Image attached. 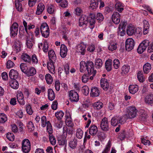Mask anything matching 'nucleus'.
Here are the masks:
<instances>
[{"mask_svg":"<svg viewBox=\"0 0 153 153\" xmlns=\"http://www.w3.org/2000/svg\"><path fill=\"white\" fill-rule=\"evenodd\" d=\"M127 114L123 116L126 119H132L135 117L137 115V110L135 106L128 107L127 108Z\"/></svg>","mask_w":153,"mask_h":153,"instance_id":"obj_1","label":"nucleus"},{"mask_svg":"<svg viewBox=\"0 0 153 153\" xmlns=\"http://www.w3.org/2000/svg\"><path fill=\"white\" fill-rule=\"evenodd\" d=\"M126 121V119L123 116H116L112 118L111 120V124L113 126H116L119 123L123 124Z\"/></svg>","mask_w":153,"mask_h":153,"instance_id":"obj_2","label":"nucleus"},{"mask_svg":"<svg viewBox=\"0 0 153 153\" xmlns=\"http://www.w3.org/2000/svg\"><path fill=\"white\" fill-rule=\"evenodd\" d=\"M41 32L42 36L45 38H47L49 35V29L46 23H42L40 27Z\"/></svg>","mask_w":153,"mask_h":153,"instance_id":"obj_3","label":"nucleus"},{"mask_svg":"<svg viewBox=\"0 0 153 153\" xmlns=\"http://www.w3.org/2000/svg\"><path fill=\"white\" fill-rule=\"evenodd\" d=\"M149 42L148 40H144L139 45L137 48V52L140 53H142L146 49L149 45Z\"/></svg>","mask_w":153,"mask_h":153,"instance_id":"obj_4","label":"nucleus"},{"mask_svg":"<svg viewBox=\"0 0 153 153\" xmlns=\"http://www.w3.org/2000/svg\"><path fill=\"white\" fill-rule=\"evenodd\" d=\"M30 149V144L27 139H24L22 142V149L25 153L28 152Z\"/></svg>","mask_w":153,"mask_h":153,"instance_id":"obj_5","label":"nucleus"},{"mask_svg":"<svg viewBox=\"0 0 153 153\" xmlns=\"http://www.w3.org/2000/svg\"><path fill=\"white\" fill-rule=\"evenodd\" d=\"M92 64L93 63L91 61H87L86 62L82 61L80 63V71L81 72H84L87 69H88V66H91Z\"/></svg>","mask_w":153,"mask_h":153,"instance_id":"obj_6","label":"nucleus"},{"mask_svg":"<svg viewBox=\"0 0 153 153\" xmlns=\"http://www.w3.org/2000/svg\"><path fill=\"white\" fill-rule=\"evenodd\" d=\"M101 129L105 131H108L110 128L108 119L104 117L102 120L100 125Z\"/></svg>","mask_w":153,"mask_h":153,"instance_id":"obj_7","label":"nucleus"},{"mask_svg":"<svg viewBox=\"0 0 153 153\" xmlns=\"http://www.w3.org/2000/svg\"><path fill=\"white\" fill-rule=\"evenodd\" d=\"M135 42L134 40L131 38L128 39L126 41V49L128 51L132 50L135 45Z\"/></svg>","mask_w":153,"mask_h":153,"instance_id":"obj_8","label":"nucleus"},{"mask_svg":"<svg viewBox=\"0 0 153 153\" xmlns=\"http://www.w3.org/2000/svg\"><path fill=\"white\" fill-rule=\"evenodd\" d=\"M19 25L16 22H14L10 27V34L11 36H15L17 34L18 30Z\"/></svg>","mask_w":153,"mask_h":153,"instance_id":"obj_9","label":"nucleus"},{"mask_svg":"<svg viewBox=\"0 0 153 153\" xmlns=\"http://www.w3.org/2000/svg\"><path fill=\"white\" fill-rule=\"evenodd\" d=\"M69 97L71 102H77L79 100L78 94L74 90H71L69 91Z\"/></svg>","mask_w":153,"mask_h":153,"instance_id":"obj_10","label":"nucleus"},{"mask_svg":"<svg viewBox=\"0 0 153 153\" xmlns=\"http://www.w3.org/2000/svg\"><path fill=\"white\" fill-rule=\"evenodd\" d=\"M88 24L89 27L92 29L94 27L95 23V15L94 14L91 13L88 17Z\"/></svg>","mask_w":153,"mask_h":153,"instance_id":"obj_11","label":"nucleus"},{"mask_svg":"<svg viewBox=\"0 0 153 153\" xmlns=\"http://www.w3.org/2000/svg\"><path fill=\"white\" fill-rule=\"evenodd\" d=\"M100 85L101 88L105 91H108L111 87L109 86L108 82L107 79L102 78L100 80Z\"/></svg>","mask_w":153,"mask_h":153,"instance_id":"obj_12","label":"nucleus"},{"mask_svg":"<svg viewBox=\"0 0 153 153\" xmlns=\"http://www.w3.org/2000/svg\"><path fill=\"white\" fill-rule=\"evenodd\" d=\"M88 17L85 15H82L79 19V25L80 27L86 25L88 22Z\"/></svg>","mask_w":153,"mask_h":153,"instance_id":"obj_13","label":"nucleus"},{"mask_svg":"<svg viewBox=\"0 0 153 153\" xmlns=\"http://www.w3.org/2000/svg\"><path fill=\"white\" fill-rule=\"evenodd\" d=\"M120 15L117 12H114L112 16L113 22L116 24H118L120 21Z\"/></svg>","mask_w":153,"mask_h":153,"instance_id":"obj_14","label":"nucleus"},{"mask_svg":"<svg viewBox=\"0 0 153 153\" xmlns=\"http://www.w3.org/2000/svg\"><path fill=\"white\" fill-rule=\"evenodd\" d=\"M68 49L66 46L64 44H62L60 48V54L61 56L63 58H65L67 55Z\"/></svg>","mask_w":153,"mask_h":153,"instance_id":"obj_15","label":"nucleus"},{"mask_svg":"<svg viewBox=\"0 0 153 153\" xmlns=\"http://www.w3.org/2000/svg\"><path fill=\"white\" fill-rule=\"evenodd\" d=\"M9 76L12 80L18 79L19 78V73L16 70L12 69L9 72Z\"/></svg>","mask_w":153,"mask_h":153,"instance_id":"obj_16","label":"nucleus"},{"mask_svg":"<svg viewBox=\"0 0 153 153\" xmlns=\"http://www.w3.org/2000/svg\"><path fill=\"white\" fill-rule=\"evenodd\" d=\"M100 90L99 88L93 87L91 89V94L93 97H97L99 96Z\"/></svg>","mask_w":153,"mask_h":153,"instance_id":"obj_17","label":"nucleus"},{"mask_svg":"<svg viewBox=\"0 0 153 153\" xmlns=\"http://www.w3.org/2000/svg\"><path fill=\"white\" fill-rule=\"evenodd\" d=\"M36 73V70L34 67H32L28 68L25 74L27 76L29 77L34 75Z\"/></svg>","mask_w":153,"mask_h":153,"instance_id":"obj_18","label":"nucleus"},{"mask_svg":"<svg viewBox=\"0 0 153 153\" xmlns=\"http://www.w3.org/2000/svg\"><path fill=\"white\" fill-rule=\"evenodd\" d=\"M136 28L134 26H129L127 29V33L128 36H132L136 31Z\"/></svg>","mask_w":153,"mask_h":153,"instance_id":"obj_19","label":"nucleus"},{"mask_svg":"<svg viewBox=\"0 0 153 153\" xmlns=\"http://www.w3.org/2000/svg\"><path fill=\"white\" fill-rule=\"evenodd\" d=\"M54 61H50L47 64L48 69L50 72L52 74L55 73V68L54 65Z\"/></svg>","mask_w":153,"mask_h":153,"instance_id":"obj_20","label":"nucleus"},{"mask_svg":"<svg viewBox=\"0 0 153 153\" xmlns=\"http://www.w3.org/2000/svg\"><path fill=\"white\" fill-rule=\"evenodd\" d=\"M14 50L16 52L20 51L22 46V43L19 40L16 39L14 43Z\"/></svg>","mask_w":153,"mask_h":153,"instance_id":"obj_21","label":"nucleus"},{"mask_svg":"<svg viewBox=\"0 0 153 153\" xmlns=\"http://www.w3.org/2000/svg\"><path fill=\"white\" fill-rule=\"evenodd\" d=\"M129 92L134 94L138 90V87L136 85H129L128 88Z\"/></svg>","mask_w":153,"mask_h":153,"instance_id":"obj_22","label":"nucleus"},{"mask_svg":"<svg viewBox=\"0 0 153 153\" xmlns=\"http://www.w3.org/2000/svg\"><path fill=\"white\" fill-rule=\"evenodd\" d=\"M98 131V128L97 126L91 125L89 128V133L91 135L94 136Z\"/></svg>","mask_w":153,"mask_h":153,"instance_id":"obj_23","label":"nucleus"},{"mask_svg":"<svg viewBox=\"0 0 153 153\" xmlns=\"http://www.w3.org/2000/svg\"><path fill=\"white\" fill-rule=\"evenodd\" d=\"M45 6L42 3H39L37 6L36 13L37 15H39L41 14L44 10Z\"/></svg>","mask_w":153,"mask_h":153,"instance_id":"obj_24","label":"nucleus"},{"mask_svg":"<svg viewBox=\"0 0 153 153\" xmlns=\"http://www.w3.org/2000/svg\"><path fill=\"white\" fill-rule=\"evenodd\" d=\"M130 69V67L129 65H123L121 69V74L123 76H124L128 73Z\"/></svg>","mask_w":153,"mask_h":153,"instance_id":"obj_25","label":"nucleus"},{"mask_svg":"<svg viewBox=\"0 0 153 153\" xmlns=\"http://www.w3.org/2000/svg\"><path fill=\"white\" fill-rule=\"evenodd\" d=\"M77 141L75 138L71 139L69 142V147L72 149H75L77 146Z\"/></svg>","mask_w":153,"mask_h":153,"instance_id":"obj_26","label":"nucleus"},{"mask_svg":"<svg viewBox=\"0 0 153 153\" xmlns=\"http://www.w3.org/2000/svg\"><path fill=\"white\" fill-rule=\"evenodd\" d=\"M23 24L24 27L25 29L26 32L27 33V30H30L35 27V25H34L30 24L27 25V23L25 20H23Z\"/></svg>","mask_w":153,"mask_h":153,"instance_id":"obj_27","label":"nucleus"},{"mask_svg":"<svg viewBox=\"0 0 153 153\" xmlns=\"http://www.w3.org/2000/svg\"><path fill=\"white\" fill-rule=\"evenodd\" d=\"M48 55L50 59V61H55L56 59V56L54 51L53 50H51L48 51Z\"/></svg>","mask_w":153,"mask_h":153,"instance_id":"obj_28","label":"nucleus"},{"mask_svg":"<svg viewBox=\"0 0 153 153\" xmlns=\"http://www.w3.org/2000/svg\"><path fill=\"white\" fill-rule=\"evenodd\" d=\"M48 97L51 101H52L55 99V94L53 90L51 88L49 89L48 91Z\"/></svg>","mask_w":153,"mask_h":153,"instance_id":"obj_29","label":"nucleus"},{"mask_svg":"<svg viewBox=\"0 0 153 153\" xmlns=\"http://www.w3.org/2000/svg\"><path fill=\"white\" fill-rule=\"evenodd\" d=\"M105 69L107 71H111L112 68V60L111 59L107 60L105 61Z\"/></svg>","mask_w":153,"mask_h":153,"instance_id":"obj_30","label":"nucleus"},{"mask_svg":"<svg viewBox=\"0 0 153 153\" xmlns=\"http://www.w3.org/2000/svg\"><path fill=\"white\" fill-rule=\"evenodd\" d=\"M19 83L16 79L11 80L10 82V86L14 89H17L19 87Z\"/></svg>","mask_w":153,"mask_h":153,"instance_id":"obj_31","label":"nucleus"},{"mask_svg":"<svg viewBox=\"0 0 153 153\" xmlns=\"http://www.w3.org/2000/svg\"><path fill=\"white\" fill-rule=\"evenodd\" d=\"M17 99L20 105H23L25 104V102L22 93H20L17 94Z\"/></svg>","mask_w":153,"mask_h":153,"instance_id":"obj_32","label":"nucleus"},{"mask_svg":"<svg viewBox=\"0 0 153 153\" xmlns=\"http://www.w3.org/2000/svg\"><path fill=\"white\" fill-rule=\"evenodd\" d=\"M123 5V4L120 2H117L115 5V8L119 12H121L124 10Z\"/></svg>","mask_w":153,"mask_h":153,"instance_id":"obj_33","label":"nucleus"},{"mask_svg":"<svg viewBox=\"0 0 153 153\" xmlns=\"http://www.w3.org/2000/svg\"><path fill=\"white\" fill-rule=\"evenodd\" d=\"M102 61L100 58L96 59H95V65L96 68H100L102 65Z\"/></svg>","mask_w":153,"mask_h":153,"instance_id":"obj_34","label":"nucleus"},{"mask_svg":"<svg viewBox=\"0 0 153 153\" xmlns=\"http://www.w3.org/2000/svg\"><path fill=\"white\" fill-rule=\"evenodd\" d=\"M151 68V65L149 63H146L143 66V70L144 73L148 74L150 71Z\"/></svg>","mask_w":153,"mask_h":153,"instance_id":"obj_35","label":"nucleus"},{"mask_svg":"<svg viewBox=\"0 0 153 153\" xmlns=\"http://www.w3.org/2000/svg\"><path fill=\"white\" fill-rule=\"evenodd\" d=\"M145 102L149 104L153 103V94H150L147 95L145 98Z\"/></svg>","mask_w":153,"mask_h":153,"instance_id":"obj_36","label":"nucleus"},{"mask_svg":"<svg viewBox=\"0 0 153 153\" xmlns=\"http://www.w3.org/2000/svg\"><path fill=\"white\" fill-rule=\"evenodd\" d=\"M91 4L90 6V9L94 10L98 7V0H91Z\"/></svg>","mask_w":153,"mask_h":153,"instance_id":"obj_37","label":"nucleus"},{"mask_svg":"<svg viewBox=\"0 0 153 153\" xmlns=\"http://www.w3.org/2000/svg\"><path fill=\"white\" fill-rule=\"evenodd\" d=\"M85 47L84 45H79L77 46V51L80 52L82 55L85 54Z\"/></svg>","mask_w":153,"mask_h":153,"instance_id":"obj_38","label":"nucleus"},{"mask_svg":"<svg viewBox=\"0 0 153 153\" xmlns=\"http://www.w3.org/2000/svg\"><path fill=\"white\" fill-rule=\"evenodd\" d=\"M57 3H60V5L63 8L66 7L68 5V2L66 0H56Z\"/></svg>","mask_w":153,"mask_h":153,"instance_id":"obj_39","label":"nucleus"},{"mask_svg":"<svg viewBox=\"0 0 153 153\" xmlns=\"http://www.w3.org/2000/svg\"><path fill=\"white\" fill-rule=\"evenodd\" d=\"M93 105L95 109L99 110L103 106V104L101 102L98 101L93 103Z\"/></svg>","mask_w":153,"mask_h":153,"instance_id":"obj_40","label":"nucleus"},{"mask_svg":"<svg viewBox=\"0 0 153 153\" xmlns=\"http://www.w3.org/2000/svg\"><path fill=\"white\" fill-rule=\"evenodd\" d=\"M54 125L58 128H60L62 127V122L61 120H55L53 121Z\"/></svg>","mask_w":153,"mask_h":153,"instance_id":"obj_41","label":"nucleus"},{"mask_svg":"<svg viewBox=\"0 0 153 153\" xmlns=\"http://www.w3.org/2000/svg\"><path fill=\"white\" fill-rule=\"evenodd\" d=\"M22 58L24 61L26 62H30L31 61L30 57L26 53L23 54L22 56Z\"/></svg>","mask_w":153,"mask_h":153,"instance_id":"obj_42","label":"nucleus"},{"mask_svg":"<svg viewBox=\"0 0 153 153\" xmlns=\"http://www.w3.org/2000/svg\"><path fill=\"white\" fill-rule=\"evenodd\" d=\"M7 120L6 115L3 113H0V123H4Z\"/></svg>","mask_w":153,"mask_h":153,"instance_id":"obj_43","label":"nucleus"},{"mask_svg":"<svg viewBox=\"0 0 153 153\" xmlns=\"http://www.w3.org/2000/svg\"><path fill=\"white\" fill-rule=\"evenodd\" d=\"M73 129L72 128H71L70 129H68L66 127L63 128V133L64 135L68 134L69 135H72Z\"/></svg>","mask_w":153,"mask_h":153,"instance_id":"obj_44","label":"nucleus"},{"mask_svg":"<svg viewBox=\"0 0 153 153\" xmlns=\"http://www.w3.org/2000/svg\"><path fill=\"white\" fill-rule=\"evenodd\" d=\"M45 78L47 83L48 84H51L53 82V78L49 74H46L45 76Z\"/></svg>","mask_w":153,"mask_h":153,"instance_id":"obj_45","label":"nucleus"},{"mask_svg":"<svg viewBox=\"0 0 153 153\" xmlns=\"http://www.w3.org/2000/svg\"><path fill=\"white\" fill-rule=\"evenodd\" d=\"M49 137L51 143L52 145H55L56 143V140L55 137L52 134L49 135Z\"/></svg>","mask_w":153,"mask_h":153,"instance_id":"obj_46","label":"nucleus"},{"mask_svg":"<svg viewBox=\"0 0 153 153\" xmlns=\"http://www.w3.org/2000/svg\"><path fill=\"white\" fill-rule=\"evenodd\" d=\"M47 125V131L49 135L52 134L53 132V130L52 128L51 124L49 121H48V123Z\"/></svg>","mask_w":153,"mask_h":153,"instance_id":"obj_47","label":"nucleus"},{"mask_svg":"<svg viewBox=\"0 0 153 153\" xmlns=\"http://www.w3.org/2000/svg\"><path fill=\"white\" fill-rule=\"evenodd\" d=\"M64 115V113L62 111H57L55 114V115L57 120H61Z\"/></svg>","mask_w":153,"mask_h":153,"instance_id":"obj_48","label":"nucleus"},{"mask_svg":"<svg viewBox=\"0 0 153 153\" xmlns=\"http://www.w3.org/2000/svg\"><path fill=\"white\" fill-rule=\"evenodd\" d=\"M83 132L81 129L78 128L76 131V137L79 139L82 138L83 135Z\"/></svg>","mask_w":153,"mask_h":153,"instance_id":"obj_49","label":"nucleus"},{"mask_svg":"<svg viewBox=\"0 0 153 153\" xmlns=\"http://www.w3.org/2000/svg\"><path fill=\"white\" fill-rule=\"evenodd\" d=\"M92 62L93 63L92 65L88 66V69H87L86 70L87 71L88 74L89 75H91L92 74V72H94V71L95 70H94V65L93 62L92 61Z\"/></svg>","mask_w":153,"mask_h":153,"instance_id":"obj_50","label":"nucleus"},{"mask_svg":"<svg viewBox=\"0 0 153 153\" xmlns=\"http://www.w3.org/2000/svg\"><path fill=\"white\" fill-rule=\"evenodd\" d=\"M108 50L111 51H113L117 49V44L116 43L112 42L110 44L108 47Z\"/></svg>","mask_w":153,"mask_h":153,"instance_id":"obj_51","label":"nucleus"},{"mask_svg":"<svg viewBox=\"0 0 153 153\" xmlns=\"http://www.w3.org/2000/svg\"><path fill=\"white\" fill-rule=\"evenodd\" d=\"M27 127L30 131H32L34 129L33 124L31 121H29L27 123Z\"/></svg>","mask_w":153,"mask_h":153,"instance_id":"obj_52","label":"nucleus"},{"mask_svg":"<svg viewBox=\"0 0 153 153\" xmlns=\"http://www.w3.org/2000/svg\"><path fill=\"white\" fill-rule=\"evenodd\" d=\"M15 5L16 9L19 11H21L22 10V5L20 2L16 1L15 2Z\"/></svg>","mask_w":153,"mask_h":153,"instance_id":"obj_53","label":"nucleus"},{"mask_svg":"<svg viewBox=\"0 0 153 153\" xmlns=\"http://www.w3.org/2000/svg\"><path fill=\"white\" fill-rule=\"evenodd\" d=\"M20 68L21 71L25 74L28 68L26 65L24 63H22L20 65Z\"/></svg>","mask_w":153,"mask_h":153,"instance_id":"obj_54","label":"nucleus"},{"mask_svg":"<svg viewBox=\"0 0 153 153\" xmlns=\"http://www.w3.org/2000/svg\"><path fill=\"white\" fill-rule=\"evenodd\" d=\"M113 66L114 68L117 69L119 67L120 62L118 59H115L113 61Z\"/></svg>","mask_w":153,"mask_h":153,"instance_id":"obj_55","label":"nucleus"},{"mask_svg":"<svg viewBox=\"0 0 153 153\" xmlns=\"http://www.w3.org/2000/svg\"><path fill=\"white\" fill-rule=\"evenodd\" d=\"M137 77L140 82H143L144 81L143 73L141 71H138L137 74Z\"/></svg>","mask_w":153,"mask_h":153,"instance_id":"obj_56","label":"nucleus"},{"mask_svg":"<svg viewBox=\"0 0 153 153\" xmlns=\"http://www.w3.org/2000/svg\"><path fill=\"white\" fill-rule=\"evenodd\" d=\"M41 123L42 126L43 127H45L46 125H47L48 121L47 122L46 117L45 116H43L41 117Z\"/></svg>","mask_w":153,"mask_h":153,"instance_id":"obj_57","label":"nucleus"},{"mask_svg":"<svg viewBox=\"0 0 153 153\" xmlns=\"http://www.w3.org/2000/svg\"><path fill=\"white\" fill-rule=\"evenodd\" d=\"M111 146V143L108 142L106 145L104 150L102 152V153H108V152L110 151Z\"/></svg>","mask_w":153,"mask_h":153,"instance_id":"obj_58","label":"nucleus"},{"mask_svg":"<svg viewBox=\"0 0 153 153\" xmlns=\"http://www.w3.org/2000/svg\"><path fill=\"white\" fill-rule=\"evenodd\" d=\"M7 137L8 139L10 141H13L14 140V136L12 133H8L7 134Z\"/></svg>","mask_w":153,"mask_h":153,"instance_id":"obj_59","label":"nucleus"},{"mask_svg":"<svg viewBox=\"0 0 153 153\" xmlns=\"http://www.w3.org/2000/svg\"><path fill=\"white\" fill-rule=\"evenodd\" d=\"M47 11L49 14L53 13L54 11V6L52 5L49 6L47 9Z\"/></svg>","mask_w":153,"mask_h":153,"instance_id":"obj_60","label":"nucleus"},{"mask_svg":"<svg viewBox=\"0 0 153 153\" xmlns=\"http://www.w3.org/2000/svg\"><path fill=\"white\" fill-rule=\"evenodd\" d=\"M31 61L33 64H37L38 62V60L37 56L35 54H33L32 56Z\"/></svg>","mask_w":153,"mask_h":153,"instance_id":"obj_61","label":"nucleus"},{"mask_svg":"<svg viewBox=\"0 0 153 153\" xmlns=\"http://www.w3.org/2000/svg\"><path fill=\"white\" fill-rule=\"evenodd\" d=\"M89 88L88 86H84L82 87V91L85 95H87L89 93Z\"/></svg>","mask_w":153,"mask_h":153,"instance_id":"obj_62","label":"nucleus"},{"mask_svg":"<svg viewBox=\"0 0 153 153\" xmlns=\"http://www.w3.org/2000/svg\"><path fill=\"white\" fill-rule=\"evenodd\" d=\"M88 74H84L82 77V82L84 83H86L89 79Z\"/></svg>","mask_w":153,"mask_h":153,"instance_id":"obj_63","label":"nucleus"},{"mask_svg":"<svg viewBox=\"0 0 153 153\" xmlns=\"http://www.w3.org/2000/svg\"><path fill=\"white\" fill-rule=\"evenodd\" d=\"M26 110L28 114L30 115L32 114L33 112L31 108V107L30 105H27L26 107Z\"/></svg>","mask_w":153,"mask_h":153,"instance_id":"obj_64","label":"nucleus"}]
</instances>
